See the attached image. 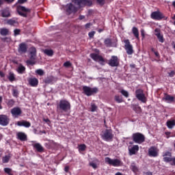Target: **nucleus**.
<instances>
[{"label": "nucleus", "mask_w": 175, "mask_h": 175, "mask_svg": "<svg viewBox=\"0 0 175 175\" xmlns=\"http://www.w3.org/2000/svg\"><path fill=\"white\" fill-rule=\"evenodd\" d=\"M70 103L66 100H61L57 105V109L60 111H64L66 113L70 110Z\"/></svg>", "instance_id": "1"}, {"label": "nucleus", "mask_w": 175, "mask_h": 175, "mask_svg": "<svg viewBox=\"0 0 175 175\" xmlns=\"http://www.w3.org/2000/svg\"><path fill=\"white\" fill-rule=\"evenodd\" d=\"M16 11L21 17H25L27 18V17L31 14V10L23 5H18L16 8Z\"/></svg>", "instance_id": "2"}, {"label": "nucleus", "mask_w": 175, "mask_h": 175, "mask_svg": "<svg viewBox=\"0 0 175 175\" xmlns=\"http://www.w3.org/2000/svg\"><path fill=\"white\" fill-rule=\"evenodd\" d=\"M105 163L110 165V166H113L114 167H119V166H122L124 163L118 159H111L110 157H105Z\"/></svg>", "instance_id": "3"}, {"label": "nucleus", "mask_w": 175, "mask_h": 175, "mask_svg": "<svg viewBox=\"0 0 175 175\" xmlns=\"http://www.w3.org/2000/svg\"><path fill=\"white\" fill-rule=\"evenodd\" d=\"M132 137L133 142L137 143V144H142V143H144L146 141V137L140 133H133Z\"/></svg>", "instance_id": "4"}, {"label": "nucleus", "mask_w": 175, "mask_h": 175, "mask_svg": "<svg viewBox=\"0 0 175 175\" xmlns=\"http://www.w3.org/2000/svg\"><path fill=\"white\" fill-rule=\"evenodd\" d=\"M135 96L137 99L140 100V102H142V103H146L147 102L146 94H144V92L142 89H137L135 90Z\"/></svg>", "instance_id": "5"}, {"label": "nucleus", "mask_w": 175, "mask_h": 175, "mask_svg": "<svg viewBox=\"0 0 175 175\" xmlns=\"http://www.w3.org/2000/svg\"><path fill=\"white\" fill-rule=\"evenodd\" d=\"M82 90L83 91V94L86 95V96H91L94 95V94L98 93L97 88H91L88 86H83Z\"/></svg>", "instance_id": "6"}, {"label": "nucleus", "mask_w": 175, "mask_h": 175, "mask_svg": "<svg viewBox=\"0 0 175 175\" xmlns=\"http://www.w3.org/2000/svg\"><path fill=\"white\" fill-rule=\"evenodd\" d=\"M150 17L152 20H155L156 21H161V20L165 18V15H163V13L161 12V11L157 10L152 12Z\"/></svg>", "instance_id": "7"}, {"label": "nucleus", "mask_w": 175, "mask_h": 175, "mask_svg": "<svg viewBox=\"0 0 175 175\" xmlns=\"http://www.w3.org/2000/svg\"><path fill=\"white\" fill-rule=\"evenodd\" d=\"M72 2L77 6H92V1L91 0H72Z\"/></svg>", "instance_id": "8"}, {"label": "nucleus", "mask_w": 175, "mask_h": 175, "mask_svg": "<svg viewBox=\"0 0 175 175\" xmlns=\"http://www.w3.org/2000/svg\"><path fill=\"white\" fill-rule=\"evenodd\" d=\"M124 49L128 55H132L133 54V46L131 44L129 40H124Z\"/></svg>", "instance_id": "9"}, {"label": "nucleus", "mask_w": 175, "mask_h": 175, "mask_svg": "<svg viewBox=\"0 0 175 175\" xmlns=\"http://www.w3.org/2000/svg\"><path fill=\"white\" fill-rule=\"evenodd\" d=\"M103 139L105 140V142L113 140V131L110 129H106L103 135Z\"/></svg>", "instance_id": "10"}, {"label": "nucleus", "mask_w": 175, "mask_h": 175, "mask_svg": "<svg viewBox=\"0 0 175 175\" xmlns=\"http://www.w3.org/2000/svg\"><path fill=\"white\" fill-rule=\"evenodd\" d=\"M108 64L112 68L120 66V59L117 56H111V58L109 60Z\"/></svg>", "instance_id": "11"}, {"label": "nucleus", "mask_w": 175, "mask_h": 175, "mask_svg": "<svg viewBox=\"0 0 175 175\" xmlns=\"http://www.w3.org/2000/svg\"><path fill=\"white\" fill-rule=\"evenodd\" d=\"M28 51V45L25 42L19 44L18 47V52L19 54H25Z\"/></svg>", "instance_id": "12"}, {"label": "nucleus", "mask_w": 175, "mask_h": 175, "mask_svg": "<svg viewBox=\"0 0 175 175\" xmlns=\"http://www.w3.org/2000/svg\"><path fill=\"white\" fill-rule=\"evenodd\" d=\"M9 118L6 115H0V125L2 126H6L9 125Z\"/></svg>", "instance_id": "13"}, {"label": "nucleus", "mask_w": 175, "mask_h": 175, "mask_svg": "<svg viewBox=\"0 0 175 175\" xmlns=\"http://www.w3.org/2000/svg\"><path fill=\"white\" fill-rule=\"evenodd\" d=\"M66 11L69 14H72V13H76V12H77V8H76L72 3H70L67 4Z\"/></svg>", "instance_id": "14"}, {"label": "nucleus", "mask_w": 175, "mask_h": 175, "mask_svg": "<svg viewBox=\"0 0 175 175\" xmlns=\"http://www.w3.org/2000/svg\"><path fill=\"white\" fill-rule=\"evenodd\" d=\"M148 155L153 158L158 157V150L155 146H152L148 149Z\"/></svg>", "instance_id": "15"}, {"label": "nucleus", "mask_w": 175, "mask_h": 175, "mask_svg": "<svg viewBox=\"0 0 175 175\" xmlns=\"http://www.w3.org/2000/svg\"><path fill=\"white\" fill-rule=\"evenodd\" d=\"M22 113L23 111H21L20 107H14L12 109H11V114L13 116V117H18L19 116H21Z\"/></svg>", "instance_id": "16"}, {"label": "nucleus", "mask_w": 175, "mask_h": 175, "mask_svg": "<svg viewBox=\"0 0 175 175\" xmlns=\"http://www.w3.org/2000/svg\"><path fill=\"white\" fill-rule=\"evenodd\" d=\"M90 57L94 59V61L98 62H105V59L103 58V57L96 53L90 54Z\"/></svg>", "instance_id": "17"}, {"label": "nucleus", "mask_w": 175, "mask_h": 175, "mask_svg": "<svg viewBox=\"0 0 175 175\" xmlns=\"http://www.w3.org/2000/svg\"><path fill=\"white\" fill-rule=\"evenodd\" d=\"M28 83L31 87H38L39 84V80L36 78H30L28 79Z\"/></svg>", "instance_id": "18"}, {"label": "nucleus", "mask_w": 175, "mask_h": 175, "mask_svg": "<svg viewBox=\"0 0 175 175\" xmlns=\"http://www.w3.org/2000/svg\"><path fill=\"white\" fill-rule=\"evenodd\" d=\"M18 126H25V128H29L31 126V122L25 120L18 121L17 122Z\"/></svg>", "instance_id": "19"}, {"label": "nucleus", "mask_w": 175, "mask_h": 175, "mask_svg": "<svg viewBox=\"0 0 175 175\" xmlns=\"http://www.w3.org/2000/svg\"><path fill=\"white\" fill-rule=\"evenodd\" d=\"M17 139L21 142H27V135L23 132H18L16 134Z\"/></svg>", "instance_id": "20"}, {"label": "nucleus", "mask_w": 175, "mask_h": 175, "mask_svg": "<svg viewBox=\"0 0 175 175\" xmlns=\"http://www.w3.org/2000/svg\"><path fill=\"white\" fill-rule=\"evenodd\" d=\"M163 161L166 162V163H169L170 162V165L172 166H175V157H163Z\"/></svg>", "instance_id": "21"}, {"label": "nucleus", "mask_w": 175, "mask_h": 175, "mask_svg": "<svg viewBox=\"0 0 175 175\" xmlns=\"http://www.w3.org/2000/svg\"><path fill=\"white\" fill-rule=\"evenodd\" d=\"M33 148H36V150L38 151V152H43L44 151V148L39 143L33 144Z\"/></svg>", "instance_id": "22"}, {"label": "nucleus", "mask_w": 175, "mask_h": 175, "mask_svg": "<svg viewBox=\"0 0 175 175\" xmlns=\"http://www.w3.org/2000/svg\"><path fill=\"white\" fill-rule=\"evenodd\" d=\"M12 14H10V10L9 8H5L1 11L2 17H11Z\"/></svg>", "instance_id": "23"}, {"label": "nucleus", "mask_w": 175, "mask_h": 175, "mask_svg": "<svg viewBox=\"0 0 175 175\" xmlns=\"http://www.w3.org/2000/svg\"><path fill=\"white\" fill-rule=\"evenodd\" d=\"M163 99L168 103H173V102H174V96H170V94H165Z\"/></svg>", "instance_id": "24"}, {"label": "nucleus", "mask_w": 175, "mask_h": 175, "mask_svg": "<svg viewBox=\"0 0 175 175\" xmlns=\"http://www.w3.org/2000/svg\"><path fill=\"white\" fill-rule=\"evenodd\" d=\"M131 108L135 113H137V114H140V113H142V107H140L139 105L132 104Z\"/></svg>", "instance_id": "25"}, {"label": "nucleus", "mask_w": 175, "mask_h": 175, "mask_svg": "<svg viewBox=\"0 0 175 175\" xmlns=\"http://www.w3.org/2000/svg\"><path fill=\"white\" fill-rule=\"evenodd\" d=\"M137 151H139V146L134 145L131 149H129L130 155H135Z\"/></svg>", "instance_id": "26"}, {"label": "nucleus", "mask_w": 175, "mask_h": 175, "mask_svg": "<svg viewBox=\"0 0 175 175\" xmlns=\"http://www.w3.org/2000/svg\"><path fill=\"white\" fill-rule=\"evenodd\" d=\"M9 33H10L9 29H7L5 27L0 29V35H1V36H8Z\"/></svg>", "instance_id": "27"}, {"label": "nucleus", "mask_w": 175, "mask_h": 175, "mask_svg": "<svg viewBox=\"0 0 175 175\" xmlns=\"http://www.w3.org/2000/svg\"><path fill=\"white\" fill-rule=\"evenodd\" d=\"M166 125L169 129H173L174 126H175V120H167Z\"/></svg>", "instance_id": "28"}, {"label": "nucleus", "mask_w": 175, "mask_h": 175, "mask_svg": "<svg viewBox=\"0 0 175 175\" xmlns=\"http://www.w3.org/2000/svg\"><path fill=\"white\" fill-rule=\"evenodd\" d=\"M8 79L9 81H10L11 83H13V81H16V75H14V72H10Z\"/></svg>", "instance_id": "29"}, {"label": "nucleus", "mask_w": 175, "mask_h": 175, "mask_svg": "<svg viewBox=\"0 0 175 175\" xmlns=\"http://www.w3.org/2000/svg\"><path fill=\"white\" fill-rule=\"evenodd\" d=\"M132 33L134 35L135 39H139V29L136 27H133L132 29Z\"/></svg>", "instance_id": "30"}, {"label": "nucleus", "mask_w": 175, "mask_h": 175, "mask_svg": "<svg viewBox=\"0 0 175 175\" xmlns=\"http://www.w3.org/2000/svg\"><path fill=\"white\" fill-rule=\"evenodd\" d=\"M7 24L8 25H13L14 27V25H18V22L16 20H14V18H11L7 21Z\"/></svg>", "instance_id": "31"}, {"label": "nucleus", "mask_w": 175, "mask_h": 175, "mask_svg": "<svg viewBox=\"0 0 175 175\" xmlns=\"http://www.w3.org/2000/svg\"><path fill=\"white\" fill-rule=\"evenodd\" d=\"M104 44L106 46V47H111L113 42H111V39L106 38L104 41Z\"/></svg>", "instance_id": "32"}, {"label": "nucleus", "mask_w": 175, "mask_h": 175, "mask_svg": "<svg viewBox=\"0 0 175 175\" xmlns=\"http://www.w3.org/2000/svg\"><path fill=\"white\" fill-rule=\"evenodd\" d=\"M17 72L19 75H23L25 72V66L23 65L19 66L18 67Z\"/></svg>", "instance_id": "33"}, {"label": "nucleus", "mask_w": 175, "mask_h": 175, "mask_svg": "<svg viewBox=\"0 0 175 175\" xmlns=\"http://www.w3.org/2000/svg\"><path fill=\"white\" fill-rule=\"evenodd\" d=\"M44 53L48 55V57H53L54 55V51L51 49H45Z\"/></svg>", "instance_id": "34"}, {"label": "nucleus", "mask_w": 175, "mask_h": 175, "mask_svg": "<svg viewBox=\"0 0 175 175\" xmlns=\"http://www.w3.org/2000/svg\"><path fill=\"white\" fill-rule=\"evenodd\" d=\"M131 169L133 172V173H137L139 172V168L136 166L135 163H132L131 165Z\"/></svg>", "instance_id": "35"}, {"label": "nucleus", "mask_w": 175, "mask_h": 175, "mask_svg": "<svg viewBox=\"0 0 175 175\" xmlns=\"http://www.w3.org/2000/svg\"><path fill=\"white\" fill-rule=\"evenodd\" d=\"M86 148L87 146L84 144L78 146V149L79 152L85 151Z\"/></svg>", "instance_id": "36"}, {"label": "nucleus", "mask_w": 175, "mask_h": 175, "mask_svg": "<svg viewBox=\"0 0 175 175\" xmlns=\"http://www.w3.org/2000/svg\"><path fill=\"white\" fill-rule=\"evenodd\" d=\"M115 100H116V102H117V103H122V102H123L122 96L116 95L115 96Z\"/></svg>", "instance_id": "37"}, {"label": "nucleus", "mask_w": 175, "mask_h": 175, "mask_svg": "<svg viewBox=\"0 0 175 175\" xmlns=\"http://www.w3.org/2000/svg\"><path fill=\"white\" fill-rule=\"evenodd\" d=\"M52 81H54V78L53 77H48L44 80V83H46V84H51Z\"/></svg>", "instance_id": "38"}, {"label": "nucleus", "mask_w": 175, "mask_h": 175, "mask_svg": "<svg viewBox=\"0 0 175 175\" xmlns=\"http://www.w3.org/2000/svg\"><path fill=\"white\" fill-rule=\"evenodd\" d=\"M98 109V106L95 103H92L91 104V107H90V111L92 113L96 111V109Z\"/></svg>", "instance_id": "39"}, {"label": "nucleus", "mask_w": 175, "mask_h": 175, "mask_svg": "<svg viewBox=\"0 0 175 175\" xmlns=\"http://www.w3.org/2000/svg\"><path fill=\"white\" fill-rule=\"evenodd\" d=\"M36 75H38V76H44V71L42 69H37L36 70Z\"/></svg>", "instance_id": "40"}, {"label": "nucleus", "mask_w": 175, "mask_h": 175, "mask_svg": "<svg viewBox=\"0 0 175 175\" xmlns=\"http://www.w3.org/2000/svg\"><path fill=\"white\" fill-rule=\"evenodd\" d=\"M120 93L122 94V95H123V96H124L125 98H129V93L128 92V91L125 90H122L120 91Z\"/></svg>", "instance_id": "41"}, {"label": "nucleus", "mask_w": 175, "mask_h": 175, "mask_svg": "<svg viewBox=\"0 0 175 175\" xmlns=\"http://www.w3.org/2000/svg\"><path fill=\"white\" fill-rule=\"evenodd\" d=\"M4 172H5V173H6V174L13 175V173H12V168L5 167V168H4Z\"/></svg>", "instance_id": "42"}, {"label": "nucleus", "mask_w": 175, "mask_h": 175, "mask_svg": "<svg viewBox=\"0 0 175 175\" xmlns=\"http://www.w3.org/2000/svg\"><path fill=\"white\" fill-rule=\"evenodd\" d=\"M3 161V163H8V162H9V161H10V156H5L4 157H3L2 159Z\"/></svg>", "instance_id": "43"}, {"label": "nucleus", "mask_w": 175, "mask_h": 175, "mask_svg": "<svg viewBox=\"0 0 175 175\" xmlns=\"http://www.w3.org/2000/svg\"><path fill=\"white\" fill-rule=\"evenodd\" d=\"M157 38L159 42H160V43H163L165 42V38H163V34H160L159 36H157Z\"/></svg>", "instance_id": "44"}, {"label": "nucleus", "mask_w": 175, "mask_h": 175, "mask_svg": "<svg viewBox=\"0 0 175 175\" xmlns=\"http://www.w3.org/2000/svg\"><path fill=\"white\" fill-rule=\"evenodd\" d=\"M14 103L15 102L13 99L9 100L8 103V107H13V106H14Z\"/></svg>", "instance_id": "45"}, {"label": "nucleus", "mask_w": 175, "mask_h": 175, "mask_svg": "<svg viewBox=\"0 0 175 175\" xmlns=\"http://www.w3.org/2000/svg\"><path fill=\"white\" fill-rule=\"evenodd\" d=\"M30 55H36V48L31 46L30 48Z\"/></svg>", "instance_id": "46"}, {"label": "nucleus", "mask_w": 175, "mask_h": 175, "mask_svg": "<svg viewBox=\"0 0 175 175\" xmlns=\"http://www.w3.org/2000/svg\"><path fill=\"white\" fill-rule=\"evenodd\" d=\"M154 35H155V36H159V35H161V29L156 28L154 29Z\"/></svg>", "instance_id": "47"}, {"label": "nucleus", "mask_w": 175, "mask_h": 175, "mask_svg": "<svg viewBox=\"0 0 175 175\" xmlns=\"http://www.w3.org/2000/svg\"><path fill=\"white\" fill-rule=\"evenodd\" d=\"M20 32H21V29H15L14 30V36H17L20 35Z\"/></svg>", "instance_id": "48"}, {"label": "nucleus", "mask_w": 175, "mask_h": 175, "mask_svg": "<svg viewBox=\"0 0 175 175\" xmlns=\"http://www.w3.org/2000/svg\"><path fill=\"white\" fill-rule=\"evenodd\" d=\"M12 95L13 96H14L15 98H17L18 96V91H17V90L14 89L12 90Z\"/></svg>", "instance_id": "49"}, {"label": "nucleus", "mask_w": 175, "mask_h": 175, "mask_svg": "<svg viewBox=\"0 0 175 175\" xmlns=\"http://www.w3.org/2000/svg\"><path fill=\"white\" fill-rule=\"evenodd\" d=\"M163 157L165 158V157H172V152H169V151H167L163 153Z\"/></svg>", "instance_id": "50"}, {"label": "nucleus", "mask_w": 175, "mask_h": 175, "mask_svg": "<svg viewBox=\"0 0 175 175\" xmlns=\"http://www.w3.org/2000/svg\"><path fill=\"white\" fill-rule=\"evenodd\" d=\"M64 66H65V68H70V66H72V63H70V62H66L64 64Z\"/></svg>", "instance_id": "51"}, {"label": "nucleus", "mask_w": 175, "mask_h": 175, "mask_svg": "<svg viewBox=\"0 0 175 175\" xmlns=\"http://www.w3.org/2000/svg\"><path fill=\"white\" fill-rule=\"evenodd\" d=\"M168 76L170 77H174V76H175V71L174 70H172L170 72H168Z\"/></svg>", "instance_id": "52"}, {"label": "nucleus", "mask_w": 175, "mask_h": 175, "mask_svg": "<svg viewBox=\"0 0 175 175\" xmlns=\"http://www.w3.org/2000/svg\"><path fill=\"white\" fill-rule=\"evenodd\" d=\"M90 166H92V167H93V169H96V167H98V165H96V163L91 162L90 163Z\"/></svg>", "instance_id": "53"}, {"label": "nucleus", "mask_w": 175, "mask_h": 175, "mask_svg": "<svg viewBox=\"0 0 175 175\" xmlns=\"http://www.w3.org/2000/svg\"><path fill=\"white\" fill-rule=\"evenodd\" d=\"M88 35H89V38H94V36L95 35V31H90V32H89Z\"/></svg>", "instance_id": "54"}, {"label": "nucleus", "mask_w": 175, "mask_h": 175, "mask_svg": "<svg viewBox=\"0 0 175 175\" xmlns=\"http://www.w3.org/2000/svg\"><path fill=\"white\" fill-rule=\"evenodd\" d=\"M154 54L155 57H157V58H161V55L159 54V52H158V51L154 52Z\"/></svg>", "instance_id": "55"}, {"label": "nucleus", "mask_w": 175, "mask_h": 175, "mask_svg": "<svg viewBox=\"0 0 175 175\" xmlns=\"http://www.w3.org/2000/svg\"><path fill=\"white\" fill-rule=\"evenodd\" d=\"M97 3H99V5H105V0H97Z\"/></svg>", "instance_id": "56"}, {"label": "nucleus", "mask_w": 175, "mask_h": 175, "mask_svg": "<svg viewBox=\"0 0 175 175\" xmlns=\"http://www.w3.org/2000/svg\"><path fill=\"white\" fill-rule=\"evenodd\" d=\"M27 63L29 64V65H35V62L32 60H27Z\"/></svg>", "instance_id": "57"}, {"label": "nucleus", "mask_w": 175, "mask_h": 175, "mask_svg": "<svg viewBox=\"0 0 175 175\" xmlns=\"http://www.w3.org/2000/svg\"><path fill=\"white\" fill-rule=\"evenodd\" d=\"M141 35L142 36V39H144V38H146V34L144 33V30L141 31Z\"/></svg>", "instance_id": "58"}, {"label": "nucleus", "mask_w": 175, "mask_h": 175, "mask_svg": "<svg viewBox=\"0 0 175 175\" xmlns=\"http://www.w3.org/2000/svg\"><path fill=\"white\" fill-rule=\"evenodd\" d=\"M36 57V55H31L30 59L31 61H35V57Z\"/></svg>", "instance_id": "59"}, {"label": "nucleus", "mask_w": 175, "mask_h": 175, "mask_svg": "<svg viewBox=\"0 0 175 175\" xmlns=\"http://www.w3.org/2000/svg\"><path fill=\"white\" fill-rule=\"evenodd\" d=\"M90 27H91V23H87L85 25V28L86 29H88V28H90Z\"/></svg>", "instance_id": "60"}, {"label": "nucleus", "mask_w": 175, "mask_h": 175, "mask_svg": "<svg viewBox=\"0 0 175 175\" xmlns=\"http://www.w3.org/2000/svg\"><path fill=\"white\" fill-rule=\"evenodd\" d=\"M0 77L1 78L5 77V72H3V71L0 70Z\"/></svg>", "instance_id": "61"}, {"label": "nucleus", "mask_w": 175, "mask_h": 175, "mask_svg": "<svg viewBox=\"0 0 175 175\" xmlns=\"http://www.w3.org/2000/svg\"><path fill=\"white\" fill-rule=\"evenodd\" d=\"M7 3H13L15 0H4Z\"/></svg>", "instance_id": "62"}, {"label": "nucleus", "mask_w": 175, "mask_h": 175, "mask_svg": "<svg viewBox=\"0 0 175 175\" xmlns=\"http://www.w3.org/2000/svg\"><path fill=\"white\" fill-rule=\"evenodd\" d=\"M64 172H66V173H68L69 172V166H66L64 167Z\"/></svg>", "instance_id": "63"}, {"label": "nucleus", "mask_w": 175, "mask_h": 175, "mask_svg": "<svg viewBox=\"0 0 175 175\" xmlns=\"http://www.w3.org/2000/svg\"><path fill=\"white\" fill-rule=\"evenodd\" d=\"M145 175H152V172H144Z\"/></svg>", "instance_id": "64"}]
</instances>
